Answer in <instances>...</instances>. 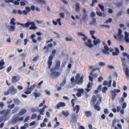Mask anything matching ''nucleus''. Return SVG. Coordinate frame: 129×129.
<instances>
[{
	"label": "nucleus",
	"mask_w": 129,
	"mask_h": 129,
	"mask_svg": "<svg viewBox=\"0 0 129 129\" xmlns=\"http://www.w3.org/2000/svg\"><path fill=\"white\" fill-rule=\"evenodd\" d=\"M31 22L28 21L24 24L25 27H28L30 25V24Z\"/></svg>",
	"instance_id": "49530a36"
},
{
	"label": "nucleus",
	"mask_w": 129,
	"mask_h": 129,
	"mask_svg": "<svg viewBox=\"0 0 129 129\" xmlns=\"http://www.w3.org/2000/svg\"><path fill=\"white\" fill-rule=\"evenodd\" d=\"M80 74L79 73H77L76 74V76L75 77V82H77L78 79L80 78Z\"/></svg>",
	"instance_id": "4c0bfd02"
},
{
	"label": "nucleus",
	"mask_w": 129,
	"mask_h": 129,
	"mask_svg": "<svg viewBox=\"0 0 129 129\" xmlns=\"http://www.w3.org/2000/svg\"><path fill=\"white\" fill-rule=\"evenodd\" d=\"M15 29V25H10L9 26V29L10 31H14Z\"/></svg>",
	"instance_id": "a878e982"
},
{
	"label": "nucleus",
	"mask_w": 129,
	"mask_h": 129,
	"mask_svg": "<svg viewBox=\"0 0 129 129\" xmlns=\"http://www.w3.org/2000/svg\"><path fill=\"white\" fill-rule=\"evenodd\" d=\"M66 81V77L64 78L62 82L60 84V86H63L65 83Z\"/></svg>",
	"instance_id": "e433bc0d"
},
{
	"label": "nucleus",
	"mask_w": 129,
	"mask_h": 129,
	"mask_svg": "<svg viewBox=\"0 0 129 129\" xmlns=\"http://www.w3.org/2000/svg\"><path fill=\"white\" fill-rule=\"evenodd\" d=\"M83 75L81 76L80 79L78 81H77V82H76L77 84L78 85H81L82 84L83 82Z\"/></svg>",
	"instance_id": "5701e85b"
},
{
	"label": "nucleus",
	"mask_w": 129,
	"mask_h": 129,
	"mask_svg": "<svg viewBox=\"0 0 129 129\" xmlns=\"http://www.w3.org/2000/svg\"><path fill=\"white\" fill-rule=\"evenodd\" d=\"M96 14L100 17L103 16L105 17L106 16V14L104 13H101L98 11L96 12Z\"/></svg>",
	"instance_id": "c85d7f7f"
},
{
	"label": "nucleus",
	"mask_w": 129,
	"mask_h": 129,
	"mask_svg": "<svg viewBox=\"0 0 129 129\" xmlns=\"http://www.w3.org/2000/svg\"><path fill=\"white\" fill-rule=\"evenodd\" d=\"M34 94L35 97L36 98H37L38 97H39L40 95V94L39 93H37V92H34L33 93Z\"/></svg>",
	"instance_id": "79ce46f5"
},
{
	"label": "nucleus",
	"mask_w": 129,
	"mask_h": 129,
	"mask_svg": "<svg viewBox=\"0 0 129 129\" xmlns=\"http://www.w3.org/2000/svg\"><path fill=\"white\" fill-rule=\"evenodd\" d=\"M125 37H124V39L125 41L127 43H129V38L128 36V33L125 32Z\"/></svg>",
	"instance_id": "b1692460"
},
{
	"label": "nucleus",
	"mask_w": 129,
	"mask_h": 129,
	"mask_svg": "<svg viewBox=\"0 0 129 129\" xmlns=\"http://www.w3.org/2000/svg\"><path fill=\"white\" fill-rule=\"evenodd\" d=\"M26 112V110L25 109H23L21 110L19 113V114L21 116L25 113Z\"/></svg>",
	"instance_id": "bb28decb"
},
{
	"label": "nucleus",
	"mask_w": 129,
	"mask_h": 129,
	"mask_svg": "<svg viewBox=\"0 0 129 129\" xmlns=\"http://www.w3.org/2000/svg\"><path fill=\"white\" fill-rule=\"evenodd\" d=\"M20 5L22 6H25L26 5V3L25 2L21 1L20 2Z\"/></svg>",
	"instance_id": "774afa93"
},
{
	"label": "nucleus",
	"mask_w": 129,
	"mask_h": 129,
	"mask_svg": "<svg viewBox=\"0 0 129 129\" xmlns=\"http://www.w3.org/2000/svg\"><path fill=\"white\" fill-rule=\"evenodd\" d=\"M66 40L67 41H72L73 40V38L70 37H67L66 38Z\"/></svg>",
	"instance_id": "37998d69"
},
{
	"label": "nucleus",
	"mask_w": 129,
	"mask_h": 129,
	"mask_svg": "<svg viewBox=\"0 0 129 129\" xmlns=\"http://www.w3.org/2000/svg\"><path fill=\"white\" fill-rule=\"evenodd\" d=\"M14 103L16 105H19L21 103V101L17 98L13 99Z\"/></svg>",
	"instance_id": "7c9ffc66"
},
{
	"label": "nucleus",
	"mask_w": 129,
	"mask_h": 129,
	"mask_svg": "<svg viewBox=\"0 0 129 129\" xmlns=\"http://www.w3.org/2000/svg\"><path fill=\"white\" fill-rule=\"evenodd\" d=\"M19 80V78L18 76H13L12 79L11 81L12 83H15L18 81Z\"/></svg>",
	"instance_id": "ddd939ff"
},
{
	"label": "nucleus",
	"mask_w": 129,
	"mask_h": 129,
	"mask_svg": "<svg viewBox=\"0 0 129 129\" xmlns=\"http://www.w3.org/2000/svg\"><path fill=\"white\" fill-rule=\"evenodd\" d=\"M120 91V89H114L113 90H112L110 92L112 94L111 99L112 101L115 100V96L116 95V93L119 92Z\"/></svg>",
	"instance_id": "0eeeda50"
},
{
	"label": "nucleus",
	"mask_w": 129,
	"mask_h": 129,
	"mask_svg": "<svg viewBox=\"0 0 129 129\" xmlns=\"http://www.w3.org/2000/svg\"><path fill=\"white\" fill-rule=\"evenodd\" d=\"M37 117V116L36 114H32L31 117V118L32 120H34L36 119Z\"/></svg>",
	"instance_id": "ea45409f"
},
{
	"label": "nucleus",
	"mask_w": 129,
	"mask_h": 129,
	"mask_svg": "<svg viewBox=\"0 0 129 129\" xmlns=\"http://www.w3.org/2000/svg\"><path fill=\"white\" fill-rule=\"evenodd\" d=\"M30 25L32 26H30L29 28L30 29H36L37 28V27L36 26L35 24L34 23V22H30Z\"/></svg>",
	"instance_id": "aec40b11"
},
{
	"label": "nucleus",
	"mask_w": 129,
	"mask_h": 129,
	"mask_svg": "<svg viewBox=\"0 0 129 129\" xmlns=\"http://www.w3.org/2000/svg\"><path fill=\"white\" fill-rule=\"evenodd\" d=\"M36 85L34 84L33 85L27 88L26 89V91L24 92V93L26 94H28L30 93L34 89L35 87H36Z\"/></svg>",
	"instance_id": "1a4fd4ad"
},
{
	"label": "nucleus",
	"mask_w": 129,
	"mask_h": 129,
	"mask_svg": "<svg viewBox=\"0 0 129 129\" xmlns=\"http://www.w3.org/2000/svg\"><path fill=\"white\" fill-rule=\"evenodd\" d=\"M66 106V104L64 103L60 102L57 104L56 107L57 109H59L61 107H64Z\"/></svg>",
	"instance_id": "2eb2a0df"
},
{
	"label": "nucleus",
	"mask_w": 129,
	"mask_h": 129,
	"mask_svg": "<svg viewBox=\"0 0 129 129\" xmlns=\"http://www.w3.org/2000/svg\"><path fill=\"white\" fill-rule=\"evenodd\" d=\"M78 92L80 93H82L83 92L84 90L82 88H79L77 90Z\"/></svg>",
	"instance_id": "5fc2aeb1"
},
{
	"label": "nucleus",
	"mask_w": 129,
	"mask_h": 129,
	"mask_svg": "<svg viewBox=\"0 0 129 129\" xmlns=\"http://www.w3.org/2000/svg\"><path fill=\"white\" fill-rule=\"evenodd\" d=\"M5 64V62L3 59H2L0 61V70L2 69L5 68L4 66Z\"/></svg>",
	"instance_id": "4be33fe9"
},
{
	"label": "nucleus",
	"mask_w": 129,
	"mask_h": 129,
	"mask_svg": "<svg viewBox=\"0 0 129 129\" xmlns=\"http://www.w3.org/2000/svg\"><path fill=\"white\" fill-rule=\"evenodd\" d=\"M90 25H96L97 24L96 18H93L92 19V21H91L89 23Z\"/></svg>",
	"instance_id": "393cba45"
},
{
	"label": "nucleus",
	"mask_w": 129,
	"mask_h": 129,
	"mask_svg": "<svg viewBox=\"0 0 129 129\" xmlns=\"http://www.w3.org/2000/svg\"><path fill=\"white\" fill-rule=\"evenodd\" d=\"M77 116L74 114H73L71 116V122L73 123H75L77 121Z\"/></svg>",
	"instance_id": "9b49d317"
},
{
	"label": "nucleus",
	"mask_w": 129,
	"mask_h": 129,
	"mask_svg": "<svg viewBox=\"0 0 129 129\" xmlns=\"http://www.w3.org/2000/svg\"><path fill=\"white\" fill-rule=\"evenodd\" d=\"M98 6L102 11H104V7L101 4H99L98 5Z\"/></svg>",
	"instance_id": "de8ad7c7"
},
{
	"label": "nucleus",
	"mask_w": 129,
	"mask_h": 129,
	"mask_svg": "<svg viewBox=\"0 0 129 129\" xmlns=\"http://www.w3.org/2000/svg\"><path fill=\"white\" fill-rule=\"evenodd\" d=\"M112 20V19L111 18H109L108 19L106 20L105 22V23H108L109 22H111Z\"/></svg>",
	"instance_id": "bf43d9fd"
},
{
	"label": "nucleus",
	"mask_w": 129,
	"mask_h": 129,
	"mask_svg": "<svg viewBox=\"0 0 129 129\" xmlns=\"http://www.w3.org/2000/svg\"><path fill=\"white\" fill-rule=\"evenodd\" d=\"M17 92V89L15 88L13 86H12L10 87L7 91L4 92V95H7L10 93L11 94L14 95Z\"/></svg>",
	"instance_id": "7ed1b4c3"
},
{
	"label": "nucleus",
	"mask_w": 129,
	"mask_h": 129,
	"mask_svg": "<svg viewBox=\"0 0 129 129\" xmlns=\"http://www.w3.org/2000/svg\"><path fill=\"white\" fill-rule=\"evenodd\" d=\"M97 99L96 96L95 95H93L91 100V102L93 103H94L96 101Z\"/></svg>",
	"instance_id": "473e14b6"
},
{
	"label": "nucleus",
	"mask_w": 129,
	"mask_h": 129,
	"mask_svg": "<svg viewBox=\"0 0 129 129\" xmlns=\"http://www.w3.org/2000/svg\"><path fill=\"white\" fill-rule=\"evenodd\" d=\"M83 37H84L82 38V39L85 42L88 39V37L86 36L85 35V36H83Z\"/></svg>",
	"instance_id": "e2e57ef3"
},
{
	"label": "nucleus",
	"mask_w": 129,
	"mask_h": 129,
	"mask_svg": "<svg viewBox=\"0 0 129 129\" xmlns=\"http://www.w3.org/2000/svg\"><path fill=\"white\" fill-rule=\"evenodd\" d=\"M62 114L65 117H67L69 114V112L67 111H62Z\"/></svg>",
	"instance_id": "72a5a7b5"
},
{
	"label": "nucleus",
	"mask_w": 129,
	"mask_h": 129,
	"mask_svg": "<svg viewBox=\"0 0 129 129\" xmlns=\"http://www.w3.org/2000/svg\"><path fill=\"white\" fill-rule=\"evenodd\" d=\"M37 2L41 5H46L47 2L46 0H34Z\"/></svg>",
	"instance_id": "dca6fc26"
},
{
	"label": "nucleus",
	"mask_w": 129,
	"mask_h": 129,
	"mask_svg": "<svg viewBox=\"0 0 129 129\" xmlns=\"http://www.w3.org/2000/svg\"><path fill=\"white\" fill-rule=\"evenodd\" d=\"M18 110V108L16 107L14 108L13 110H12V113H14L16 112Z\"/></svg>",
	"instance_id": "09e8293b"
},
{
	"label": "nucleus",
	"mask_w": 129,
	"mask_h": 129,
	"mask_svg": "<svg viewBox=\"0 0 129 129\" xmlns=\"http://www.w3.org/2000/svg\"><path fill=\"white\" fill-rule=\"evenodd\" d=\"M53 57H49L48 61V68L50 69L52 63V60Z\"/></svg>",
	"instance_id": "4468645a"
},
{
	"label": "nucleus",
	"mask_w": 129,
	"mask_h": 129,
	"mask_svg": "<svg viewBox=\"0 0 129 129\" xmlns=\"http://www.w3.org/2000/svg\"><path fill=\"white\" fill-rule=\"evenodd\" d=\"M29 118V116H27L24 119V120L23 121V122H25L27 121L28 120Z\"/></svg>",
	"instance_id": "0e129e2a"
},
{
	"label": "nucleus",
	"mask_w": 129,
	"mask_h": 129,
	"mask_svg": "<svg viewBox=\"0 0 129 129\" xmlns=\"http://www.w3.org/2000/svg\"><path fill=\"white\" fill-rule=\"evenodd\" d=\"M28 13V12L25 10H24L22 12V14L25 15H26Z\"/></svg>",
	"instance_id": "69168bd1"
},
{
	"label": "nucleus",
	"mask_w": 129,
	"mask_h": 129,
	"mask_svg": "<svg viewBox=\"0 0 129 129\" xmlns=\"http://www.w3.org/2000/svg\"><path fill=\"white\" fill-rule=\"evenodd\" d=\"M97 2L98 1L97 0H93L92 1V3L90 4V6L91 7L93 6L94 5V3H97Z\"/></svg>",
	"instance_id": "4d7b16f0"
},
{
	"label": "nucleus",
	"mask_w": 129,
	"mask_h": 129,
	"mask_svg": "<svg viewBox=\"0 0 129 129\" xmlns=\"http://www.w3.org/2000/svg\"><path fill=\"white\" fill-rule=\"evenodd\" d=\"M104 48L105 49H102V51L103 52L106 54H110V53L109 51L110 52H112V54L113 56H117L119 53V49L117 48H115V51L113 52L114 49L112 48H109L106 45L104 47Z\"/></svg>",
	"instance_id": "f257e3e1"
},
{
	"label": "nucleus",
	"mask_w": 129,
	"mask_h": 129,
	"mask_svg": "<svg viewBox=\"0 0 129 129\" xmlns=\"http://www.w3.org/2000/svg\"><path fill=\"white\" fill-rule=\"evenodd\" d=\"M122 30L120 29H118V32L117 36L114 35V37L116 39H122L123 38V36L121 35L122 33Z\"/></svg>",
	"instance_id": "9d476101"
},
{
	"label": "nucleus",
	"mask_w": 129,
	"mask_h": 129,
	"mask_svg": "<svg viewBox=\"0 0 129 129\" xmlns=\"http://www.w3.org/2000/svg\"><path fill=\"white\" fill-rule=\"evenodd\" d=\"M4 2L6 3H9L10 2L13 3L14 0H4Z\"/></svg>",
	"instance_id": "603ef678"
},
{
	"label": "nucleus",
	"mask_w": 129,
	"mask_h": 129,
	"mask_svg": "<svg viewBox=\"0 0 129 129\" xmlns=\"http://www.w3.org/2000/svg\"><path fill=\"white\" fill-rule=\"evenodd\" d=\"M23 119V117H21L19 118L18 114H16L13 117V118L11 121V123L12 124H15L18 122L21 121Z\"/></svg>",
	"instance_id": "20e7f679"
},
{
	"label": "nucleus",
	"mask_w": 129,
	"mask_h": 129,
	"mask_svg": "<svg viewBox=\"0 0 129 129\" xmlns=\"http://www.w3.org/2000/svg\"><path fill=\"white\" fill-rule=\"evenodd\" d=\"M95 32V30H91L90 31V34L92 35V38L94 40H96V38L95 37V36L93 35L94 34Z\"/></svg>",
	"instance_id": "2f4dec72"
},
{
	"label": "nucleus",
	"mask_w": 129,
	"mask_h": 129,
	"mask_svg": "<svg viewBox=\"0 0 129 129\" xmlns=\"http://www.w3.org/2000/svg\"><path fill=\"white\" fill-rule=\"evenodd\" d=\"M103 80V79L102 77L101 76H100L98 78V81L100 82H102V80Z\"/></svg>",
	"instance_id": "680f3d73"
},
{
	"label": "nucleus",
	"mask_w": 129,
	"mask_h": 129,
	"mask_svg": "<svg viewBox=\"0 0 129 129\" xmlns=\"http://www.w3.org/2000/svg\"><path fill=\"white\" fill-rule=\"evenodd\" d=\"M87 88L85 89V90L87 92H88L91 90V89L92 88L91 83L90 82H88L87 85Z\"/></svg>",
	"instance_id": "412c9836"
},
{
	"label": "nucleus",
	"mask_w": 129,
	"mask_h": 129,
	"mask_svg": "<svg viewBox=\"0 0 129 129\" xmlns=\"http://www.w3.org/2000/svg\"><path fill=\"white\" fill-rule=\"evenodd\" d=\"M108 90V88L107 87L104 86L102 89V92L103 93H105L106 91Z\"/></svg>",
	"instance_id": "c03bdc74"
},
{
	"label": "nucleus",
	"mask_w": 129,
	"mask_h": 129,
	"mask_svg": "<svg viewBox=\"0 0 129 129\" xmlns=\"http://www.w3.org/2000/svg\"><path fill=\"white\" fill-rule=\"evenodd\" d=\"M105 27L109 28H110V26L107 25H100V27L101 28H103Z\"/></svg>",
	"instance_id": "a18cd8bd"
},
{
	"label": "nucleus",
	"mask_w": 129,
	"mask_h": 129,
	"mask_svg": "<svg viewBox=\"0 0 129 129\" xmlns=\"http://www.w3.org/2000/svg\"><path fill=\"white\" fill-rule=\"evenodd\" d=\"M85 46L88 47L89 48H91L93 46L91 44V40L90 39H88L87 42L85 43Z\"/></svg>",
	"instance_id": "f8f14e48"
},
{
	"label": "nucleus",
	"mask_w": 129,
	"mask_h": 129,
	"mask_svg": "<svg viewBox=\"0 0 129 129\" xmlns=\"http://www.w3.org/2000/svg\"><path fill=\"white\" fill-rule=\"evenodd\" d=\"M15 21V19L14 18H13L11 19L10 24V25H15L16 24Z\"/></svg>",
	"instance_id": "c756f323"
},
{
	"label": "nucleus",
	"mask_w": 129,
	"mask_h": 129,
	"mask_svg": "<svg viewBox=\"0 0 129 129\" xmlns=\"http://www.w3.org/2000/svg\"><path fill=\"white\" fill-rule=\"evenodd\" d=\"M125 74L127 78L129 77V70L128 68H126L125 71Z\"/></svg>",
	"instance_id": "f704fd0d"
},
{
	"label": "nucleus",
	"mask_w": 129,
	"mask_h": 129,
	"mask_svg": "<svg viewBox=\"0 0 129 129\" xmlns=\"http://www.w3.org/2000/svg\"><path fill=\"white\" fill-rule=\"evenodd\" d=\"M56 70L55 69L53 68L50 69V71L51 72L50 76L52 78H57L60 75V72L56 71Z\"/></svg>",
	"instance_id": "f03ea898"
},
{
	"label": "nucleus",
	"mask_w": 129,
	"mask_h": 129,
	"mask_svg": "<svg viewBox=\"0 0 129 129\" xmlns=\"http://www.w3.org/2000/svg\"><path fill=\"white\" fill-rule=\"evenodd\" d=\"M75 99H72L71 101L72 106L73 107V111H76V113L78 114L80 110V106L79 105H77L74 107L75 103Z\"/></svg>",
	"instance_id": "423d86ee"
},
{
	"label": "nucleus",
	"mask_w": 129,
	"mask_h": 129,
	"mask_svg": "<svg viewBox=\"0 0 129 129\" xmlns=\"http://www.w3.org/2000/svg\"><path fill=\"white\" fill-rule=\"evenodd\" d=\"M97 70H99V69L98 68H94V69H92L91 72L90 73V75L93 76V73L94 72V71Z\"/></svg>",
	"instance_id": "a19ab883"
},
{
	"label": "nucleus",
	"mask_w": 129,
	"mask_h": 129,
	"mask_svg": "<svg viewBox=\"0 0 129 129\" xmlns=\"http://www.w3.org/2000/svg\"><path fill=\"white\" fill-rule=\"evenodd\" d=\"M60 61L59 60H57L56 61L55 67L54 68L55 69V70H58L60 67Z\"/></svg>",
	"instance_id": "f3484780"
},
{
	"label": "nucleus",
	"mask_w": 129,
	"mask_h": 129,
	"mask_svg": "<svg viewBox=\"0 0 129 129\" xmlns=\"http://www.w3.org/2000/svg\"><path fill=\"white\" fill-rule=\"evenodd\" d=\"M76 12H78L80 9V4L78 3H77L76 4Z\"/></svg>",
	"instance_id": "c9c22d12"
},
{
	"label": "nucleus",
	"mask_w": 129,
	"mask_h": 129,
	"mask_svg": "<svg viewBox=\"0 0 129 129\" xmlns=\"http://www.w3.org/2000/svg\"><path fill=\"white\" fill-rule=\"evenodd\" d=\"M102 98L100 97L99 99L96 103V104L94 106V107L95 109L96 110L98 111H100L101 110L100 107L98 106L102 102Z\"/></svg>",
	"instance_id": "6e6552de"
},
{
	"label": "nucleus",
	"mask_w": 129,
	"mask_h": 129,
	"mask_svg": "<svg viewBox=\"0 0 129 129\" xmlns=\"http://www.w3.org/2000/svg\"><path fill=\"white\" fill-rule=\"evenodd\" d=\"M45 100H43V102L41 103L39 105V107H40L43 106L44 104H45Z\"/></svg>",
	"instance_id": "13d9d810"
},
{
	"label": "nucleus",
	"mask_w": 129,
	"mask_h": 129,
	"mask_svg": "<svg viewBox=\"0 0 129 129\" xmlns=\"http://www.w3.org/2000/svg\"><path fill=\"white\" fill-rule=\"evenodd\" d=\"M43 50H45V52L46 53L49 50V48L48 46H46L44 47Z\"/></svg>",
	"instance_id": "3c124183"
},
{
	"label": "nucleus",
	"mask_w": 129,
	"mask_h": 129,
	"mask_svg": "<svg viewBox=\"0 0 129 129\" xmlns=\"http://www.w3.org/2000/svg\"><path fill=\"white\" fill-rule=\"evenodd\" d=\"M30 110L32 112H35L37 111V109L35 108H31L30 109Z\"/></svg>",
	"instance_id": "864d4df0"
},
{
	"label": "nucleus",
	"mask_w": 129,
	"mask_h": 129,
	"mask_svg": "<svg viewBox=\"0 0 129 129\" xmlns=\"http://www.w3.org/2000/svg\"><path fill=\"white\" fill-rule=\"evenodd\" d=\"M100 40L99 39H97L94 40L93 41L94 45H96L100 43Z\"/></svg>",
	"instance_id": "cd10ccee"
},
{
	"label": "nucleus",
	"mask_w": 129,
	"mask_h": 129,
	"mask_svg": "<svg viewBox=\"0 0 129 129\" xmlns=\"http://www.w3.org/2000/svg\"><path fill=\"white\" fill-rule=\"evenodd\" d=\"M46 124L44 122H43L42 123H41L40 124V126L41 127H43L44 126H46Z\"/></svg>",
	"instance_id": "338daca9"
},
{
	"label": "nucleus",
	"mask_w": 129,
	"mask_h": 129,
	"mask_svg": "<svg viewBox=\"0 0 129 129\" xmlns=\"http://www.w3.org/2000/svg\"><path fill=\"white\" fill-rule=\"evenodd\" d=\"M45 109L44 108H43L42 109H40V113L41 114L43 115L44 114L43 112L44 111Z\"/></svg>",
	"instance_id": "8fccbe9b"
},
{
	"label": "nucleus",
	"mask_w": 129,
	"mask_h": 129,
	"mask_svg": "<svg viewBox=\"0 0 129 129\" xmlns=\"http://www.w3.org/2000/svg\"><path fill=\"white\" fill-rule=\"evenodd\" d=\"M85 116L87 117H89L91 116L92 115V112L90 111H85L84 112Z\"/></svg>",
	"instance_id": "a211bd4d"
},
{
	"label": "nucleus",
	"mask_w": 129,
	"mask_h": 129,
	"mask_svg": "<svg viewBox=\"0 0 129 129\" xmlns=\"http://www.w3.org/2000/svg\"><path fill=\"white\" fill-rule=\"evenodd\" d=\"M122 4V2H117L116 3L115 5L117 6L118 7H120L121 6Z\"/></svg>",
	"instance_id": "6e6d98bb"
},
{
	"label": "nucleus",
	"mask_w": 129,
	"mask_h": 129,
	"mask_svg": "<svg viewBox=\"0 0 129 129\" xmlns=\"http://www.w3.org/2000/svg\"><path fill=\"white\" fill-rule=\"evenodd\" d=\"M88 14H83L82 18L83 22L85 23H86L87 22V18Z\"/></svg>",
	"instance_id": "6ab92c4d"
},
{
	"label": "nucleus",
	"mask_w": 129,
	"mask_h": 129,
	"mask_svg": "<svg viewBox=\"0 0 129 129\" xmlns=\"http://www.w3.org/2000/svg\"><path fill=\"white\" fill-rule=\"evenodd\" d=\"M10 110L9 109H7V110H4L1 111V113L3 114L2 117L3 118H4V121L7 120L9 119V117L7 115L10 113Z\"/></svg>",
	"instance_id": "39448f33"
},
{
	"label": "nucleus",
	"mask_w": 129,
	"mask_h": 129,
	"mask_svg": "<svg viewBox=\"0 0 129 129\" xmlns=\"http://www.w3.org/2000/svg\"><path fill=\"white\" fill-rule=\"evenodd\" d=\"M121 61L122 62V64L123 65H124L125 67H126V65L125 64V59L124 57H121Z\"/></svg>",
	"instance_id": "58836bf2"
},
{
	"label": "nucleus",
	"mask_w": 129,
	"mask_h": 129,
	"mask_svg": "<svg viewBox=\"0 0 129 129\" xmlns=\"http://www.w3.org/2000/svg\"><path fill=\"white\" fill-rule=\"evenodd\" d=\"M15 106V105L14 104H13L11 105H9L8 107L9 108H10V109H12L13 108H14Z\"/></svg>",
	"instance_id": "052dcab7"
}]
</instances>
